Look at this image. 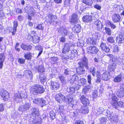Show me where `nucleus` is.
<instances>
[{"mask_svg": "<svg viewBox=\"0 0 124 124\" xmlns=\"http://www.w3.org/2000/svg\"><path fill=\"white\" fill-rule=\"evenodd\" d=\"M31 90L34 94H36V93H43L45 90L42 86L39 85H36L32 87Z\"/></svg>", "mask_w": 124, "mask_h": 124, "instance_id": "nucleus-1", "label": "nucleus"}, {"mask_svg": "<svg viewBox=\"0 0 124 124\" xmlns=\"http://www.w3.org/2000/svg\"><path fill=\"white\" fill-rule=\"evenodd\" d=\"M72 95L69 94L67 96V101L69 102V104L72 107L74 105H76L77 103V100L73 98Z\"/></svg>", "mask_w": 124, "mask_h": 124, "instance_id": "nucleus-2", "label": "nucleus"}, {"mask_svg": "<svg viewBox=\"0 0 124 124\" xmlns=\"http://www.w3.org/2000/svg\"><path fill=\"white\" fill-rule=\"evenodd\" d=\"M31 119L36 118L40 117L39 111V109L35 108H32L31 109Z\"/></svg>", "mask_w": 124, "mask_h": 124, "instance_id": "nucleus-3", "label": "nucleus"}, {"mask_svg": "<svg viewBox=\"0 0 124 124\" xmlns=\"http://www.w3.org/2000/svg\"><path fill=\"white\" fill-rule=\"evenodd\" d=\"M77 52L76 50H72L70 52L69 55L67 54V55H66L63 56L62 58L64 59L65 60H67L68 59H73L77 56Z\"/></svg>", "mask_w": 124, "mask_h": 124, "instance_id": "nucleus-4", "label": "nucleus"}, {"mask_svg": "<svg viewBox=\"0 0 124 124\" xmlns=\"http://www.w3.org/2000/svg\"><path fill=\"white\" fill-rule=\"evenodd\" d=\"M81 62H79L78 64L79 66H84L86 69L88 70L89 68L88 66V62L87 58L84 56L81 59Z\"/></svg>", "mask_w": 124, "mask_h": 124, "instance_id": "nucleus-5", "label": "nucleus"}, {"mask_svg": "<svg viewBox=\"0 0 124 124\" xmlns=\"http://www.w3.org/2000/svg\"><path fill=\"white\" fill-rule=\"evenodd\" d=\"M55 98L58 102L62 103L63 101L65 102H67V97H65L60 93H59L57 94L55 96Z\"/></svg>", "mask_w": 124, "mask_h": 124, "instance_id": "nucleus-6", "label": "nucleus"}, {"mask_svg": "<svg viewBox=\"0 0 124 124\" xmlns=\"http://www.w3.org/2000/svg\"><path fill=\"white\" fill-rule=\"evenodd\" d=\"M108 57L110 58V60H111L112 62H115L116 63H117L119 64H121V62L122 59L120 58H118L115 56L111 54H108L107 55Z\"/></svg>", "mask_w": 124, "mask_h": 124, "instance_id": "nucleus-7", "label": "nucleus"}, {"mask_svg": "<svg viewBox=\"0 0 124 124\" xmlns=\"http://www.w3.org/2000/svg\"><path fill=\"white\" fill-rule=\"evenodd\" d=\"M0 95L4 100L7 101L9 98L8 92L3 89H1L0 92Z\"/></svg>", "mask_w": 124, "mask_h": 124, "instance_id": "nucleus-8", "label": "nucleus"}, {"mask_svg": "<svg viewBox=\"0 0 124 124\" xmlns=\"http://www.w3.org/2000/svg\"><path fill=\"white\" fill-rule=\"evenodd\" d=\"M30 106L31 104L30 103H26L23 105L20 106L18 110L23 112L27 111L29 109Z\"/></svg>", "mask_w": 124, "mask_h": 124, "instance_id": "nucleus-9", "label": "nucleus"}, {"mask_svg": "<svg viewBox=\"0 0 124 124\" xmlns=\"http://www.w3.org/2000/svg\"><path fill=\"white\" fill-rule=\"evenodd\" d=\"M117 95L119 97H123L124 95V83H122L120 86V88L117 93Z\"/></svg>", "mask_w": 124, "mask_h": 124, "instance_id": "nucleus-10", "label": "nucleus"}, {"mask_svg": "<svg viewBox=\"0 0 124 124\" xmlns=\"http://www.w3.org/2000/svg\"><path fill=\"white\" fill-rule=\"evenodd\" d=\"M48 18L46 20V22L51 24L53 22L55 21L57 18L56 16L51 14H49L48 15Z\"/></svg>", "mask_w": 124, "mask_h": 124, "instance_id": "nucleus-11", "label": "nucleus"}, {"mask_svg": "<svg viewBox=\"0 0 124 124\" xmlns=\"http://www.w3.org/2000/svg\"><path fill=\"white\" fill-rule=\"evenodd\" d=\"M116 41L119 44L124 43V33H121L119 36H117Z\"/></svg>", "mask_w": 124, "mask_h": 124, "instance_id": "nucleus-12", "label": "nucleus"}, {"mask_svg": "<svg viewBox=\"0 0 124 124\" xmlns=\"http://www.w3.org/2000/svg\"><path fill=\"white\" fill-rule=\"evenodd\" d=\"M80 99L81 102L84 105H87L89 103V101L88 98L84 95L81 96Z\"/></svg>", "mask_w": 124, "mask_h": 124, "instance_id": "nucleus-13", "label": "nucleus"}, {"mask_svg": "<svg viewBox=\"0 0 124 124\" xmlns=\"http://www.w3.org/2000/svg\"><path fill=\"white\" fill-rule=\"evenodd\" d=\"M94 25L97 30L101 31V30L102 25L101 22L98 20H96L94 23Z\"/></svg>", "mask_w": 124, "mask_h": 124, "instance_id": "nucleus-14", "label": "nucleus"}, {"mask_svg": "<svg viewBox=\"0 0 124 124\" xmlns=\"http://www.w3.org/2000/svg\"><path fill=\"white\" fill-rule=\"evenodd\" d=\"M100 47L103 52L108 53L110 51V49L109 47L106 46L105 43H101L100 45Z\"/></svg>", "mask_w": 124, "mask_h": 124, "instance_id": "nucleus-15", "label": "nucleus"}, {"mask_svg": "<svg viewBox=\"0 0 124 124\" xmlns=\"http://www.w3.org/2000/svg\"><path fill=\"white\" fill-rule=\"evenodd\" d=\"M87 49L88 50V52L92 54L96 53L98 51V49L94 46L88 47Z\"/></svg>", "mask_w": 124, "mask_h": 124, "instance_id": "nucleus-16", "label": "nucleus"}, {"mask_svg": "<svg viewBox=\"0 0 124 124\" xmlns=\"http://www.w3.org/2000/svg\"><path fill=\"white\" fill-rule=\"evenodd\" d=\"M13 99L17 102L21 101L22 99L21 94L19 93H15L13 96Z\"/></svg>", "mask_w": 124, "mask_h": 124, "instance_id": "nucleus-17", "label": "nucleus"}, {"mask_svg": "<svg viewBox=\"0 0 124 124\" xmlns=\"http://www.w3.org/2000/svg\"><path fill=\"white\" fill-rule=\"evenodd\" d=\"M121 17L118 14H114L112 16V20L114 22L117 23L119 22L120 20Z\"/></svg>", "mask_w": 124, "mask_h": 124, "instance_id": "nucleus-18", "label": "nucleus"}, {"mask_svg": "<svg viewBox=\"0 0 124 124\" xmlns=\"http://www.w3.org/2000/svg\"><path fill=\"white\" fill-rule=\"evenodd\" d=\"M70 45L69 43H65L62 52L64 54H66L70 50Z\"/></svg>", "mask_w": 124, "mask_h": 124, "instance_id": "nucleus-19", "label": "nucleus"}, {"mask_svg": "<svg viewBox=\"0 0 124 124\" xmlns=\"http://www.w3.org/2000/svg\"><path fill=\"white\" fill-rule=\"evenodd\" d=\"M83 66H79L76 69L77 72L78 74L81 75L85 73V70Z\"/></svg>", "mask_w": 124, "mask_h": 124, "instance_id": "nucleus-20", "label": "nucleus"}, {"mask_svg": "<svg viewBox=\"0 0 124 124\" xmlns=\"http://www.w3.org/2000/svg\"><path fill=\"white\" fill-rule=\"evenodd\" d=\"M58 32L59 33H61L64 36L67 35L69 33L67 30L64 27L61 28L58 31Z\"/></svg>", "mask_w": 124, "mask_h": 124, "instance_id": "nucleus-21", "label": "nucleus"}, {"mask_svg": "<svg viewBox=\"0 0 124 124\" xmlns=\"http://www.w3.org/2000/svg\"><path fill=\"white\" fill-rule=\"evenodd\" d=\"M59 88V84L56 82H52L51 83V88L53 90H56Z\"/></svg>", "mask_w": 124, "mask_h": 124, "instance_id": "nucleus-22", "label": "nucleus"}, {"mask_svg": "<svg viewBox=\"0 0 124 124\" xmlns=\"http://www.w3.org/2000/svg\"><path fill=\"white\" fill-rule=\"evenodd\" d=\"M89 111L88 108L86 106L81 107L79 110L80 113L83 114L87 113L89 112Z\"/></svg>", "mask_w": 124, "mask_h": 124, "instance_id": "nucleus-23", "label": "nucleus"}, {"mask_svg": "<svg viewBox=\"0 0 124 124\" xmlns=\"http://www.w3.org/2000/svg\"><path fill=\"white\" fill-rule=\"evenodd\" d=\"M116 97H114V98H112V101L111 104L112 107L117 109L118 108L117 102L116 101Z\"/></svg>", "mask_w": 124, "mask_h": 124, "instance_id": "nucleus-24", "label": "nucleus"}, {"mask_svg": "<svg viewBox=\"0 0 124 124\" xmlns=\"http://www.w3.org/2000/svg\"><path fill=\"white\" fill-rule=\"evenodd\" d=\"M31 120L32 121L33 124H41V119L40 117L36 118L34 119H31Z\"/></svg>", "mask_w": 124, "mask_h": 124, "instance_id": "nucleus-25", "label": "nucleus"}, {"mask_svg": "<svg viewBox=\"0 0 124 124\" xmlns=\"http://www.w3.org/2000/svg\"><path fill=\"white\" fill-rule=\"evenodd\" d=\"M92 17L89 15H86L83 18L84 21L86 22H91L92 20Z\"/></svg>", "mask_w": 124, "mask_h": 124, "instance_id": "nucleus-26", "label": "nucleus"}, {"mask_svg": "<svg viewBox=\"0 0 124 124\" xmlns=\"http://www.w3.org/2000/svg\"><path fill=\"white\" fill-rule=\"evenodd\" d=\"M39 79L41 82L44 83L46 81V77L45 74H41L39 75Z\"/></svg>", "mask_w": 124, "mask_h": 124, "instance_id": "nucleus-27", "label": "nucleus"}, {"mask_svg": "<svg viewBox=\"0 0 124 124\" xmlns=\"http://www.w3.org/2000/svg\"><path fill=\"white\" fill-rule=\"evenodd\" d=\"M37 71L38 72H43L44 71V69L43 65H37L35 67Z\"/></svg>", "mask_w": 124, "mask_h": 124, "instance_id": "nucleus-28", "label": "nucleus"}, {"mask_svg": "<svg viewBox=\"0 0 124 124\" xmlns=\"http://www.w3.org/2000/svg\"><path fill=\"white\" fill-rule=\"evenodd\" d=\"M73 29L75 30V32L78 33L80 32L81 31V27L79 24H75L73 28Z\"/></svg>", "mask_w": 124, "mask_h": 124, "instance_id": "nucleus-29", "label": "nucleus"}, {"mask_svg": "<svg viewBox=\"0 0 124 124\" xmlns=\"http://www.w3.org/2000/svg\"><path fill=\"white\" fill-rule=\"evenodd\" d=\"M95 111L96 113L99 112V114L102 113L104 111V109L103 107H99L98 106L95 108Z\"/></svg>", "mask_w": 124, "mask_h": 124, "instance_id": "nucleus-30", "label": "nucleus"}, {"mask_svg": "<svg viewBox=\"0 0 124 124\" xmlns=\"http://www.w3.org/2000/svg\"><path fill=\"white\" fill-rule=\"evenodd\" d=\"M96 40L93 38L88 39V44L94 45L96 44Z\"/></svg>", "mask_w": 124, "mask_h": 124, "instance_id": "nucleus-31", "label": "nucleus"}, {"mask_svg": "<svg viewBox=\"0 0 124 124\" xmlns=\"http://www.w3.org/2000/svg\"><path fill=\"white\" fill-rule=\"evenodd\" d=\"M71 21L73 23L77 22L78 18L76 15L75 14H73L71 16Z\"/></svg>", "mask_w": 124, "mask_h": 124, "instance_id": "nucleus-32", "label": "nucleus"}, {"mask_svg": "<svg viewBox=\"0 0 124 124\" xmlns=\"http://www.w3.org/2000/svg\"><path fill=\"white\" fill-rule=\"evenodd\" d=\"M21 47L25 51L30 50L32 47L30 45L27 46L23 44H22L21 45Z\"/></svg>", "mask_w": 124, "mask_h": 124, "instance_id": "nucleus-33", "label": "nucleus"}, {"mask_svg": "<svg viewBox=\"0 0 124 124\" xmlns=\"http://www.w3.org/2000/svg\"><path fill=\"white\" fill-rule=\"evenodd\" d=\"M116 68V65L115 63L109 65L108 67V70L111 71H114Z\"/></svg>", "mask_w": 124, "mask_h": 124, "instance_id": "nucleus-34", "label": "nucleus"}, {"mask_svg": "<svg viewBox=\"0 0 124 124\" xmlns=\"http://www.w3.org/2000/svg\"><path fill=\"white\" fill-rule=\"evenodd\" d=\"M14 23V29L13 31L12 32V34L13 35H14L15 33L16 32V28L17 26H18V23L15 20L13 22Z\"/></svg>", "mask_w": 124, "mask_h": 124, "instance_id": "nucleus-35", "label": "nucleus"}, {"mask_svg": "<svg viewBox=\"0 0 124 124\" xmlns=\"http://www.w3.org/2000/svg\"><path fill=\"white\" fill-rule=\"evenodd\" d=\"M35 48L36 50H38L39 51L37 56V57H38L42 53L43 48H42V47L40 46H36L35 47Z\"/></svg>", "mask_w": 124, "mask_h": 124, "instance_id": "nucleus-36", "label": "nucleus"}, {"mask_svg": "<svg viewBox=\"0 0 124 124\" xmlns=\"http://www.w3.org/2000/svg\"><path fill=\"white\" fill-rule=\"evenodd\" d=\"M24 9L25 10V12L27 13L28 12L32 11L35 10L34 8L31 7H28L26 6L24 8Z\"/></svg>", "mask_w": 124, "mask_h": 124, "instance_id": "nucleus-37", "label": "nucleus"}, {"mask_svg": "<svg viewBox=\"0 0 124 124\" xmlns=\"http://www.w3.org/2000/svg\"><path fill=\"white\" fill-rule=\"evenodd\" d=\"M90 67L89 69L90 72L94 76L96 74V70L95 68L92 66H90Z\"/></svg>", "mask_w": 124, "mask_h": 124, "instance_id": "nucleus-38", "label": "nucleus"}, {"mask_svg": "<svg viewBox=\"0 0 124 124\" xmlns=\"http://www.w3.org/2000/svg\"><path fill=\"white\" fill-rule=\"evenodd\" d=\"M34 43L36 44L38 43L40 40L39 37L37 35L33 36V39Z\"/></svg>", "mask_w": 124, "mask_h": 124, "instance_id": "nucleus-39", "label": "nucleus"}, {"mask_svg": "<svg viewBox=\"0 0 124 124\" xmlns=\"http://www.w3.org/2000/svg\"><path fill=\"white\" fill-rule=\"evenodd\" d=\"M25 75L29 76L30 78H32V75L31 71L29 70H25Z\"/></svg>", "mask_w": 124, "mask_h": 124, "instance_id": "nucleus-40", "label": "nucleus"}, {"mask_svg": "<svg viewBox=\"0 0 124 124\" xmlns=\"http://www.w3.org/2000/svg\"><path fill=\"white\" fill-rule=\"evenodd\" d=\"M83 2L84 3L90 6H91L93 3L92 0H83Z\"/></svg>", "mask_w": 124, "mask_h": 124, "instance_id": "nucleus-41", "label": "nucleus"}, {"mask_svg": "<svg viewBox=\"0 0 124 124\" xmlns=\"http://www.w3.org/2000/svg\"><path fill=\"white\" fill-rule=\"evenodd\" d=\"M110 118L112 123H116L118 121L117 117L116 116H112V118L111 117Z\"/></svg>", "mask_w": 124, "mask_h": 124, "instance_id": "nucleus-42", "label": "nucleus"}, {"mask_svg": "<svg viewBox=\"0 0 124 124\" xmlns=\"http://www.w3.org/2000/svg\"><path fill=\"white\" fill-rule=\"evenodd\" d=\"M50 118L52 120L54 119L55 118L56 114L55 112L52 110L50 112Z\"/></svg>", "mask_w": 124, "mask_h": 124, "instance_id": "nucleus-43", "label": "nucleus"}, {"mask_svg": "<svg viewBox=\"0 0 124 124\" xmlns=\"http://www.w3.org/2000/svg\"><path fill=\"white\" fill-rule=\"evenodd\" d=\"M108 75L107 74L104 73L102 75V79L104 80L107 81L108 80L109 78L108 77Z\"/></svg>", "mask_w": 124, "mask_h": 124, "instance_id": "nucleus-44", "label": "nucleus"}, {"mask_svg": "<svg viewBox=\"0 0 124 124\" xmlns=\"http://www.w3.org/2000/svg\"><path fill=\"white\" fill-rule=\"evenodd\" d=\"M57 111L59 112H62L64 110V107L62 105H60L58 106L57 108Z\"/></svg>", "mask_w": 124, "mask_h": 124, "instance_id": "nucleus-45", "label": "nucleus"}, {"mask_svg": "<svg viewBox=\"0 0 124 124\" xmlns=\"http://www.w3.org/2000/svg\"><path fill=\"white\" fill-rule=\"evenodd\" d=\"M52 62L54 64L56 63L57 62L58 58L57 57H53L50 58Z\"/></svg>", "mask_w": 124, "mask_h": 124, "instance_id": "nucleus-46", "label": "nucleus"}, {"mask_svg": "<svg viewBox=\"0 0 124 124\" xmlns=\"http://www.w3.org/2000/svg\"><path fill=\"white\" fill-rule=\"evenodd\" d=\"M121 76L119 75L115 78L114 81L116 82H120L121 80Z\"/></svg>", "mask_w": 124, "mask_h": 124, "instance_id": "nucleus-47", "label": "nucleus"}, {"mask_svg": "<svg viewBox=\"0 0 124 124\" xmlns=\"http://www.w3.org/2000/svg\"><path fill=\"white\" fill-rule=\"evenodd\" d=\"M79 81L82 85H85L86 82V80L84 78H81Z\"/></svg>", "mask_w": 124, "mask_h": 124, "instance_id": "nucleus-48", "label": "nucleus"}, {"mask_svg": "<svg viewBox=\"0 0 124 124\" xmlns=\"http://www.w3.org/2000/svg\"><path fill=\"white\" fill-rule=\"evenodd\" d=\"M31 53H29L25 54L24 55V57L27 60H30L31 59Z\"/></svg>", "mask_w": 124, "mask_h": 124, "instance_id": "nucleus-49", "label": "nucleus"}, {"mask_svg": "<svg viewBox=\"0 0 124 124\" xmlns=\"http://www.w3.org/2000/svg\"><path fill=\"white\" fill-rule=\"evenodd\" d=\"M75 89L74 87H70L67 88V91L69 92L72 93H74L75 91Z\"/></svg>", "mask_w": 124, "mask_h": 124, "instance_id": "nucleus-50", "label": "nucleus"}, {"mask_svg": "<svg viewBox=\"0 0 124 124\" xmlns=\"http://www.w3.org/2000/svg\"><path fill=\"white\" fill-rule=\"evenodd\" d=\"M115 41L113 37L112 36L109 37L107 39V42L111 43H114Z\"/></svg>", "mask_w": 124, "mask_h": 124, "instance_id": "nucleus-51", "label": "nucleus"}, {"mask_svg": "<svg viewBox=\"0 0 124 124\" xmlns=\"http://www.w3.org/2000/svg\"><path fill=\"white\" fill-rule=\"evenodd\" d=\"M78 79V76H77L76 75H73L72 76V77L71 78V80L72 81H77Z\"/></svg>", "mask_w": 124, "mask_h": 124, "instance_id": "nucleus-52", "label": "nucleus"}, {"mask_svg": "<svg viewBox=\"0 0 124 124\" xmlns=\"http://www.w3.org/2000/svg\"><path fill=\"white\" fill-rule=\"evenodd\" d=\"M63 73L66 75H69L71 74V71L69 70L68 69H65L64 70Z\"/></svg>", "mask_w": 124, "mask_h": 124, "instance_id": "nucleus-53", "label": "nucleus"}, {"mask_svg": "<svg viewBox=\"0 0 124 124\" xmlns=\"http://www.w3.org/2000/svg\"><path fill=\"white\" fill-rule=\"evenodd\" d=\"M35 28L42 30H43L44 29V27L42 24H38V26L36 27Z\"/></svg>", "mask_w": 124, "mask_h": 124, "instance_id": "nucleus-54", "label": "nucleus"}, {"mask_svg": "<svg viewBox=\"0 0 124 124\" xmlns=\"http://www.w3.org/2000/svg\"><path fill=\"white\" fill-rule=\"evenodd\" d=\"M105 29L106 31V33L109 35H110L111 34V29L108 27H105Z\"/></svg>", "mask_w": 124, "mask_h": 124, "instance_id": "nucleus-55", "label": "nucleus"}, {"mask_svg": "<svg viewBox=\"0 0 124 124\" xmlns=\"http://www.w3.org/2000/svg\"><path fill=\"white\" fill-rule=\"evenodd\" d=\"M98 96V91L95 90L92 93V96L93 98H96Z\"/></svg>", "mask_w": 124, "mask_h": 124, "instance_id": "nucleus-56", "label": "nucleus"}, {"mask_svg": "<svg viewBox=\"0 0 124 124\" xmlns=\"http://www.w3.org/2000/svg\"><path fill=\"white\" fill-rule=\"evenodd\" d=\"M118 11L120 14L124 9V8L122 6L119 5L118 6Z\"/></svg>", "mask_w": 124, "mask_h": 124, "instance_id": "nucleus-57", "label": "nucleus"}, {"mask_svg": "<svg viewBox=\"0 0 124 124\" xmlns=\"http://www.w3.org/2000/svg\"><path fill=\"white\" fill-rule=\"evenodd\" d=\"M5 56L4 54H0V61L3 62L4 60Z\"/></svg>", "mask_w": 124, "mask_h": 124, "instance_id": "nucleus-58", "label": "nucleus"}, {"mask_svg": "<svg viewBox=\"0 0 124 124\" xmlns=\"http://www.w3.org/2000/svg\"><path fill=\"white\" fill-rule=\"evenodd\" d=\"M71 0H65L64 2V6L65 7H68L70 5Z\"/></svg>", "mask_w": 124, "mask_h": 124, "instance_id": "nucleus-59", "label": "nucleus"}, {"mask_svg": "<svg viewBox=\"0 0 124 124\" xmlns=\"http://www.w3.org/2000/svg\"><path fill=\"white\" fill-rule=\"evenodd\" d=\"M59 78L61 82L63 84L65 82V78L63 75H61L59 77Z\"/></svg>", "mask_w": 124, "mask_h": 124, "instance_id": "nucleus-60", "label": "nucleus"}, {"mask_svg": "<svg viewBox=\"0 0 124 124\" xmlns=\"http://www.w3.org/2000/svg\"><path fill=\"white\" fill-rule=\"evenodd\" d=\"M99 120L100 122L102 124L104 122H106L107 120V119L106 117H101L99 119Z\"/></svg>", "mask_w": 124, "mask_h": 124, "instance_id": "nucleus-61", "label": "nucleus"}, {"mask_svg": "<svg viewBox=\"0 0 124 124\" xmlns=\"http://www.w3.org/2000/svg\"><path fill=\"white\" fill-rule=\"evenodd\" d=\"M40 99L36 98L33 101V103L36 104H39Z\"/></svg>", "mask_w": 124, "mask_h": 124, "instance_id": "nucleus-62", "label": "nucleus"}, {"mask_svg": "<svg viewBox=\"0 0 124 124\" xmlns=\"http://www.w3.org/2000/svg\"><path fill=\"white\" fill-rule=\"evenodd\" d=\"M42 108L43 110L44 111H46L50 108L47 104L43 106Z\"/></svg>", "mask_w": 124, "mask_h": 124, "instance_id": "nucleus-63", "label": "nucleus"}, {"mask_svg": "<svg viewBox=\"0 0 124 124\" xmlns=\"http://www.w3.org/2000/svg\"><path fill=\"white\" fill-rule=\"evenodd\" d=\"M25 61V59H24L19 58L18 59V62L21 64L24 63Z\"/></svg>", "mask_w": 124, "mask_h": 124, "instance_id": "nucleus-64", "label": "nucleus"}]
</instances>
